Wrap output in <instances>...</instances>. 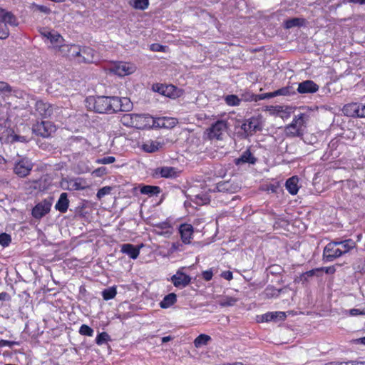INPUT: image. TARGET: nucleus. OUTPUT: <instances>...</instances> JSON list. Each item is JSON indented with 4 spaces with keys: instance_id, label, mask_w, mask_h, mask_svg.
I'll use <instances>...</instances> for the list:
<instances>
[{
    "instance_id": "obj_28",
    "label": "nucleus",
    "mask_w": 365,
    "mask_h": 365,
    "mask_svg": "<svg viewBox=\"0 0 365 365\" xmlns=\"http://www.w3.org/2000/svg\"><path fill=\"white\" fill-rule=\"evenodd\" d=\"M298 182L299 179L297 176H293L292 178H289L286 183L285 186L288 192L291 195H296L299 190V186H298Z\"/></svg>"
},
{
    "instance_id": "obj_38",
    "label": "nucleus",
    "mask_w": 365,
    "mask_h": 365,
    "mask_svg": "<svg viewBox=\"0 0 365 365\" xmlns=\"http://www.w3.org/2000/svg\"><path fill=\"white\" fill-rule=\"evenodd\" d=\"M117 294V291L115 287H111L107 289H105L102 292V296L103 299L109 300L113 299Z\"/></svg>"
},
{
    "instance_id": "obj_46",
    "label": "nucleus",
    "mask_w": 365,
    "mask_h": 365,
    "mask_svg": "<svg viewBox=\"0 0 365 365\" xmlns=\"http://www.w3.org/2000/svg\"><path fill=\"white\" fill-rule=\"evenodd\" d=\"M269 272L272 275L280 274L283 271V268L278 264L271 265L269 269Z\"/></svg>"
},
{
    "instance_id": "obj_26",
    "label": "nucleus",
    "mask_w": 365,
    "mask_h": 365,
    "mask_svg": "<svg viewBox=\"0 0 365 365\" xmlns=\"http://www.w3.org/2000/svg\"><path fill=\"white\" fill-rule=\"evenodd\" d=\"M120 122L123 125L126 127L135 128L137 125V114H123L120 118Z\"/></svg>"
},
{
    "instance_id": "obj_21",
    "label": "nucleus",
    "mask_w": 365,
    "mask_h": 365,
    "mask_svg": "<svg viewBox=\"0 0 365 365\" xmlns=\"http://www.w3.org/2000/svg\"><path fill=\"white\" fill-rule=\"evenodd\" d=\"M180 172L174 167H162L156 170V174H160L162 178H175L179 176Z\"/></svg>"
},
{
    "instance_id": "obj_52",
    "label": "nucleus",
    "mask_w": 365,
    "mask_h": 365,
    "mask_svg": "<svg viewBox=\"0 0 365 365\" xmlns=\"http://www.w3.org/2000/svg\"><path fill=\"white\" fill-rule=\"evenodd\" d=\"M19 342L14 341H8V340H4V339L0 340V348L5 346H9V347H12L13 345H19Z\"/></svg>"
},
{
    "instance_id": "obj_44",
    "label": "nucleus",
    "mask_w": 365,
    "mask_h": 365,
    "mask_svg": "<svg viewBox=\"0 0 365 365\" xmlns=\"http://www.w3.org/2000/svg\"><path fill=\"white\" fill-rule=\"evenodd\" d=\"M11 241V237L6 233L0 234V245L3 247H7L9 245Z\"/></svg>"
},
{
    "instance_id": "obj_31",
    "label": "nucleus",
    "mask_w": 365,
    "mask_h": 365,
    "mask_svg": "<svg viewBox=\"0 0 365 365\" xmlns=\"http://www.w3.org/2000/svg\"><path fill=\"white\" fill-rule=\"evenodd\" d=\"M177 301V295L175 293H170L165 296L160 302V307L163 309H167L173 305Z\"/></svg>"
},
{
    "instance_id": "obj_6",
    "label": "nucleus",
    "mask_w": 365,
    "mask_h": 365,
    "mask_svg": "<svg viewBox=\"0 0 365 365\" xmlns=\"http://www.w3.org/2000/svg\"><path fill=\"white\" fill-rule=\"evenodd\" d=\"M165 119L155 120L150 115H138V130L150 129L155 127H168L164 123Z\"/></svg>"
},
{
    "instance_id": "obj_7",
    "label": "nucleus",
    "mask_w": 365,
    "mask_h": 365,
    "mask_svg": "<svg viewBox=\"0 0 365 365\" xmlns=\"http://www.w3.org/2000/svg\"><path fill=\"white\" fill-rule=\"evenodd\" d=\"M227 129V121L222 120L216 121L209 129H207V135L209 139L222 140V135Z\"/></svg>"
},
{
    "instance_id": "obj_41",
    "label": "nucleus",
    "mask_w": 365,
    "mask_h": 365,
    "mask_svg": "<svg viewBox=\"0 0 365 365\" xmlns=\"http://www.w3.org/2000/svg\"><path fill=\"white\" fill-rule=\"evenodd\" d=\"M322 272L323 269L315 268L305 272L304 273H303L302 277H304L305 280H307V277H311L314 275L320 276Z\"/></svg>"
},
{
    "instance_id": "obj_51",
    "label": "nucleus",
    "mask_w": 365,
    "mask_h": 365,
    "mask_svg": "<svg viewBox=\"0 0 365 365\" xmlns=\"http://www.w3.org/2000/svg\"><path fill=\"white\" fill-rule=\"evenodd\" d=\"M349 313L350 316L365 315V308L363 309H351L349 310Z\"/></svg>"
},
{
    "instance_id": "obj_11",
    "label": "nucleus",
    "mask_w": 365,
    "mask_h": 365,
    "mask_svg": "<svg viewBox=\"0 0 365 365\" xmlns=\"http://www.w3.org/2000/svg\"><path fill=\"white\" fill-rule=\"evenodd\" d=\"M341 256H342V252L339 247H336L334 244H327L323 250L322 259L325 262H329Z\"/></svg>"
},
{
    "instance_id": "obj_59",
    "label": "nucleus",
    "mask_w": 365,
    "mask_h": 365,
    "mask_svg": "<svg viewBox=\"0 0 365 365\" xmlns=\"http://www.w3.org/2000/svg\"><path fill=\"white\" fill-rule=\"evenodd\" d=\"M221 277L227 280H231L233 278L232 272L230 271H225L221 274Z\"/></svg>"
},
{
    "instance_id": "obj_34",
    "label": "nucleus",
    "mask_w": 365,
    "mask_h": 365,
    "mask_svg": "<svg viewBox=\"0 0 365 365\" xmlns=\"http://www.w3.org/2000/svg\"><path fill=\"white\" fill-rule=\"evenodd\" d=\"M237 302V298L230 296H222L219 300L218 304L220 307H226L234 306Z\"/></svg>"
},
{
    "instance_id": "obj_42",
    "label": "nucleus",
    "mask_w": 365,
    "mask_h": 365,
    "mask_svg": "<svg viewBox=\"0 0 365 365\" xmlns=\"http://www.w3.org/2000/svg\"><path fill=\"white\" fill-rule=\"evenodd\" d=\"M149 223L151 224L153 226L155 227L157 229L159 230H167L170 228V224L168 221H163L160 222H151V219H150Z\"/></svg>"
},
{
    "instance_id": "obj_12",
    "label": "nucleus",
    "mask_w": 365,
    "mask_h": 365,
    "mask_svg": "<svg viewBox=\"0 0 365 365\" xmlns=\"http://www.w3.org/2000/svg\"><path fill=\"white\" fill-rule=\"evenodd\" d=\"M135 70V66L128 62H119L110 68V71L119 76L129 75L133 73Z\"/></svg>"
},
{
    "instance_id": "obj_13",
    "label": "nucleus",
    "mask_w": 365,
    "mask_h": 365,
    "mask_svg": "<svg viewBox=\"0 0 365 365\" xmlns=\"http://www.w3.org/2000/svg\"><path fill=\"white\" fill-rule=\"evenodd\" d=\"M80 46L76 44H65L61 46L58 53L71 59H76L79 57Z\"/></svg>"
},
{
    "instance_id": "obj_27",
    "label": "nucleus",
    "mask_w": 365,
    "mask_h": 365,
    "mask_svg": "<svg viewBox=\"0 0 365 365\" xmlns=\"http://www.w3.org/2000/svg\"><path fill=\"white\" fill-rule=\"evenodd\" d=\"M359 103H351L344 106L342 112L346 116L357 117Z\"/></svg>"
},
{
    "instance_id": "obj_43",
    "label": "nucleus",
    "mask_w": 365,
    "mask_h": 365,
    "mask_svg": "<svg viewBox=\"0 0 365 365\" xmlns=\"http://www.w3.org/2000/svg\"><path fill=\"white\" fill-rule=\"evenodd\" d=\"M110 339V336L106 332L99 334L96 339V342L98 345L106 343Z\"/></svg>"
},
{
    "instance_id": "obj_64",
    "label": "nucleus",
    "mask_w": 365,
    "mask_h": 365,
    "mask_svg": "<svg viewBox=\"0 0 365 365\" xmlns=\"http://www.w3.org/2000/svg\"><path fill=\"white\" fill-rule=\"evenodd\" d=\"M349 363V365L351 364V365H365V361H351V362H348Z\"/></svg>"
},
{
    "instance_id": "obj_61",
    "label": "nucleus",
    "mask_w": 365,
    "mask_h": 365,
    "mask_svg": "<svg viewBox=\"0 0 365 365\" xmlns=\"http://www.w3.org/2000/svg\"><path fill=\"white\" fill-rule=\"evenodd\" d=\"M13 140L14 141H20V142H26L27 141L26 138L25 136H21V135H14Z\"/></svg>"
},
{
    "instance_id": "obj_8",
    "label": "nucleus",
    "mask_w": 365,
    "mask_h": 365,
    "mask_svg": "<svg viewBox=\"0 0 365 365\" xmlns=\"http://www.w3.org/2000/svg\"><path fill=\"white\" fill-rule=\"evenodd\" d=\"M152 90L154 92L159 93L160 94L169 97L171 98H178L179 95L180 90H178L173 85H163L160 83H154L152 86Z\"/></svg>"
},
{
    "instance_id": "obj_32",
    "label": "nucleus",
    "mask_w": 365,
    "mask_h": 365,
    "mask_svg": "<svg viewBox=\"0 0 365 365\" xmlns=\"http://www.w3.org/2000/svg\"><path fill=\"white\" fill-rule=\"evenodd\" d=\"M121 252L133 259L137 258V248L131 244H123L121 246Z\"/></svg>"
},
{
    "instance_id": "obj_33",
    "label": "nucleus",
    "mask_w": 365,
    "mask_h": 365,
    "mask_svg": "<svg viewBox=\"0 0 365 365\" xmlns=\"http://www.w3.org/2000/svg\"><path fill=\"white\" fill-rule=\"evenodd\" d=\"M295 93V91L292 86H285L281 88L278 90H276L273 92L272 95H269V96H288Z\"/></svg>"
},
{
    "instance_id": "obj_14",
    "label": "nucleus",
    "mask_w": 365,
    "mask_h": 365,
    "mask_svg": "<svg viewBox=\"0 0 365 365\" xmlns=\"http://www.w3.org/2000/svg\"><path fill=\"white\" fill-rule=\"evenodd\" d=\"M170 280L175 287L182 289L190 283L191 277L180 271H178L175 274L171 277Z\"/></svg>"
},
{
    "instance_id": "obj_22",
    "label": "nucleus",
    "mask_w": 365,
    "mask_h": 365,
    "mask_svg": "<svg viewBox=\"0 0 365 365\" xmlns=\"http://www.w3.org/2000/svg\"><path fill=\"white\" fill-rule=\"evenodd\" d=\"M68 205L69 200L68 199V194L66 192H62L55 205V208L60 212L65 213L68 208Z\"/></svg>"
},
{
    "instance_id": "obj_1",
    "label": "nucleus",
    "mask_w": 365,
    "mask_h": 365,
    "mask_svg": "<svg viewBox=\"0 0 365 365\" xmlns=\"http://www.w3.org/2000/svg\"><path fill=\"white\" fill-rule=\"evenodd\" d=\"M93 108L96 113H113L118 111H128L132 108V103L128 98L117 96H98L93 99Z\"/></svg>"
},
{
    "instance_id": "obj_57",
    "label": "nucleus",
    "mask_w": 365,
    "mask_h": 365,
    "mask_svg": "<svg viewBox=\"0 0 365 365\" xmlns=\"http://www.w3.org/2000/svg\"><path fill=\"white\" fill-rule=\"evenodd\" d=\"M196 198L200 200L197 202L199 204H206L209 202V198L205 195H197Z\"/></svg>"
},
{
    "instance_id": "obj_30",
    "label": "nucleus",
    "mask_w": 365,
    "mask_h": 365,
    "mask_svg": "<svg viewBox=\"0 0 365 365\" xmlns=\"http://www.w3.org/2000/svg\"><path fill=\"white\" fill-rule=\"evenodd\" d=\"M286 317L285 312H267L262 315V321L271 322L275 321L277 319L284 320Z\"/></svg>"
},
{
    "instance_id": "obj_35",
    "label": "nucleus",
    "mask_w": 365,
    "mask_h": 365,
    "mask_svg": "<svg viewBox=\"0 0 365 365\" xmlns=\"http://www.w3.org/2000/svg\"><path fill=\"white\" fill-rule=\"evenodd\" d=\"M356 247V242L351 240L348 239L342 241L341 245H340L339 250L342 252V255L349 252L351 250Z\"/></svg>"
},
{
    "instance_id": "obj_40",
    "label": "nucleus",
    "mask_w": 365,
    "mask_h": 365,
    "mask_svg": "<svg viewBox=\"0 0 365 365\" xmlns=\"http://www.w3.org/2000/svg\"><path fill=\"white\" fill-rule=\"evenodd\" d=\"M228 106H236L240 105V99L236 95H228L225 98Z\"/></svg>"
},
{
    "instance_id": "obj_58",
    "label": "nucleus",
    "mask_w": 365,
    "mask_h": 365,
    "mask_svg": "<svg viewBox=\"0 0 365 365\" xmlns=\"http://www.w3.org/2000/svg\"><path fill=\"white\" fill-rule=\"evenodd\" d=\"M149 0H138V9L144 10L148 7Z\"/></svg>"
},
{
    "instance_id": "obj_60",
    "label": "nucleus",
    "mask_w": 365,
    "mask_h": 365,
    "mask_svg": "<svg viewBox=\"0 0 365 365\" xmlns=\"http://www.w3.org/2000/svg\"><path fill=\"white\" fill-rule=\"evenodd\" d=\"M358 118H365V104H359Z\"/></svg>"
},
{
    "instance_id": "obj_47",
    "label": "nucleus",
    "mask_w": 365,
    "mask_h": 365,
    "mask_svg": "<svg viewBox=\"0 0 365 365\" xmlns=\"http://www.w3.org/2000/svg\"><path fill=\"white\" fill-rule=\"evenodd\" d=\"M111 190H112V187L110 186H105V187L101 188L97 192V197L98 199H101L103 197H104L105 195L110 194Z\"/></svg>"
},
{
    "instance_id": "obj_3",
    "label": "nucleus",
    "mask_w": 365,
    "mask_h": 365,
    "mask_svg": "<svg viewBox=\"0 0 365 365\" xmlns=\"http://www.w3.org/2000/svg\"><path fill=\"white\" fill-rule=\"evenodd\" d=\"M240 128L242 133L240 136L244 138H248L252 136L255 133L262 131L263 129L262 118L260 115L252 116L248 119H245L241 125Z\"/></svg>"
},
{
    "instance_id": "obj_4",
    "label": "nucleus",
    "mask_w": 365,
    "mask_h": 365,
    "mask_svg": "<svg viewBox=\"0 0 365 365\" xmlns=\"http://www.w3.org/2000/svg\"><path fill=\"white\" fill-rule=\"evenodd\" d=\"M8 25L17 26V20L11 12L0 8V39H6L9 36Z\"/></svg>"
},
{
    "instance_id": "obj_55",
    "label": "nucleus",
    "mask_w": 365,
    "mask_h": 365,
    "mask_svg": "<svg viewBox=\"0 0 365 365\" xmlns=\"http://www.w3.org/2000/svg\"><path fill=\"white\" fill-rule=\"evenodd\" d=\"M35 7L36 8V9L41 12V13H43V14H48L51 13V9L46 6H43V5H36Z\"/></svg>"
},
{
    "instance_id": "obj_5",
    "label": "nucleus",
    "mask_w": 365,
    "mask_h": 365,
    "mask_svg": "<svg viewBox=\"0 0 365 365\" xmlns=\"http://www.w3.org/2000/svg\"><path fill=\"white\" fill-rule=\"evenodd\" d=\"M34 167V163L26 157H20L15 161L14 173L20 178L28 176Z\"/></svg>"
},
{
    "instance_id": "obj_63",
    "label": "nucleus",
    "mask_w": 365,
    "mask_h": 365,
    "mask_svg": "<svg viewBox=\"0 0 365 365\" xmlns=\"http://www.w3.org/2000/svg\"><path fill=\"white\" fill-rule=\"evenodd\" d=\"M324 365H349V363L340 361H331L326 363Z\"/></svg>"
},
{
    "instance_id": "obj_17",
    "label": "nucleus",
    "mask_w": 365,
    "mask_h": 365,
    "mask_svg": "<svg viewBox=\"0 0 365 365\" xmlns=\"http://www.w3.org/2000/svg\"><path fill=\"white\" fill-rule=\"evenodd\" d=\"M44 36L50 41L55 51L58 52L63 44L64 39L63 37L57 32H48L45 34Z\"/></svg>"
},
{
    "instance_id": "obj_62",
    "label": "nucleus",
    "mask_w": 365,
    "mask_h": 365,
    "mask_svg": "<svg viewBox=\"0 0 365 365\" xmlns=\"http://www.w3.org/2000/svg\"><path fill=\"white\" fill-rule=\"evenodd\" d=\"M94 173L96 174L97 176H101L106 173L105 168H100L94 170Z\"/></svg>"
},
{
    "instance_id": "obj_16",
    "label": "nucleus",
    "mask_w": 365,
    "mask_h": 365,
    "mask_svg": "<svg viewBox=\"0 0 365 365\" xmlns=\"http://www.w3.org/2000/svg\"><path fill=\"white\" fill-rule=\"evenodd\" d=\"M319 86L311 80H306L299 83L297 92L301 94L314 93L319 91Z\"/></svg>"
},
{
    "instance_id": "obj_24",
    "label": "nucleus",
    "mask_w": 365,
    "mask_h": 365,
    "mask_svg": "<svg viewBox=\"0 0 365 365\" xmlns=\"http://www.w3.org/2000/svg\"><path fill=\"white\" fill-rule=\"evenodd\" d=\"M138 187L141 194L148 195L149 197L157 196L161 192L159 186L140 185Z\"/></svg>"
},
{
    "instance_id": "obj_18",
    "label": "nucleus",
    "mask_w": 365,
    "mask_h": 365,
    "mask_svg": "<svg viewBox=\"0 0 365 365\" xmlns=\"http://www.w3.org/2000/svg\"><path fill=\"white\" fill-rule=\"evenodd\" d=\"M179 232L180 233L182 241L185 244H190V239L193 234V227L190 224H182L180 226Z\"/></svg>"
},
{
    "instance_id": "obj_29",
    "label": "nucleus",
    "mask_w": 365,
    "mask_h": 365,
    "mask_svg": "<svg viewBox=\"0 0 365 365\" xmlns=\"http://www.w3.org/2000/svg\"><path fill=\"white\" fill-rule=\"evenodd\" d=\"M285 288L286 287L282 289H276L274 287L269 285L265 288L262 294L266 299L276 298L284 292Z\"/></svg>"
},
{
    "instance_id": "obj_9",
    "label": "nucleus",
    "mask_w": 365,
    "mask_h": 365,
    "mask_svg": "<svg viewBox=\"0 0 365 365\" xmlns=\"http://www.w3.org/2000/svg\"><path fill=\"white\" fill-rule=\"evenodd\" d=\"M56 130L55 126L50 121H41L33 127V131L37 135L43 138H48Z\"/></svg>"
},
{
    "instance_id": "obj_2",
    "label": "nucleus",
    "mask_w": 365,
    "mask_h": 365,
    "mask_svg": "<svg viewBox=\"0 0 365 365\" xmlns=\"http://www.w3.org/2000/svg\"><path fill=\"white\" fill-rule=\"evenodd\" d=\"M308 118L309 115L304 113L295 115L292 123L284 128L286 135L290 138L302 137Z\"/></svg>"
},
{
    "instance_id": "obj_23",
    "label": "nucleus",
    "mask_w": 365,
    "mask_h": 365,
    "mask_svg": "<svg viewBox=\"0 0 365 365\" xmlns=\"http://www.w3.org/2000/svg\"><path fill=\"white\" fill-rule=\"evenodd\" d=\"M163 143L148 140L142 145L141 148L145 153H152L158 151L163 148Z\"/></svg>"
},
{
    "instance_id": "obj_37",
    "label": "nucleus",
    "mask_w": 365,
    "mask_h": 365,
    "mask_svg": "<svg viewBox=\"0 0 365 365\" xmlns=\"http://www.w3.org/2000/svg\"><path fill=\"white\" fill-rule=\"evenodd\" d=\"M304 19L299 18H292L284 21V28L291 29L296 26L302 25Z\"/></svg>"
},
{
    "instance_id": "obj_50",
    "label": "nucleus",
    "mask_w": 365,
    "mask_h": 365,
    "mask_svg": "<svg viewBox=\"0 0 365 365\" xmlns=\"http://www.w3.org/2000/svg\"><path fill=\"white\" fill-rule=\"evenodd\" d=\"M273 92H270V93H263V94H259V95H253L252 96V100L255 101H257L259 100H262V99H265V98H274V96H269V95H272Z\"/></svg>"
},
{
    "instance_id": "obj_25",
    "label": "nucleus",
    "mask_w": 365,
    "mask_h": 365,
    "mask_svg": "<svg viewBox=\"0 0 365 365\" xmlns=\"http://www.w3.org/2000/svg\"><path fill=\"white\" fill-rule=\"evenodd\" d=\"M256 158L253 156L250 150H247L241 155V156L235 160V163L240 165L243 163L255 164Z\"/></svg>"
},
{
    "instance_id": "obj_53",
    "label": "nucleus",
    "mask_w": 365,
    "mask_h": 365,
    "mask_svg": "<svg viewBox=\"0 0 365 365\" xmlns=\"http://www.w3.org/2000/svg\"><path fill=\"white\" fill-rule=\"evenodd\" d=\"M202 276L205 281L211 280L213 276L212 269L203 271L202 273Z\"/></svg>"
},
{
    "instance_id": "obj_49",
    "label": "nucleus",
    "mask_w": 365,
    "mask_h": 365,
    "mask_svg": "<svg viewBox=\"0 0 365 365\" xmlns=\"http://www.w3.org/2000/svg\"><path fill=\"white\" fill-rule=\"evenodd\" d=\"M12 91L11 87L6 82L0 81V93H9Z\"/></svg>"
},
{
    "instance_id": "obj_36",
    "label": "nucleus",
    "mask_w": 365,
    "mask_h": 365,
    "mask_svg": "<svg viewBox=\"0 0 365 365\" xmlns=\"http://www.w3.org/2000/svg\"><path fill=\"white\" fill-rule=\"evenodd\" d=\"M210 340L211 337L210 336L201 334L194 340V344L195 347L198 348L203 345H206Z\"/></svg>"
},
{
    "instance_id": "obj_56",
    "label": "nucleus",
    "mask_w": 365,
    "mask_h": 365,
    "mask_svg": "<svg viewBox=\"0 0 365 365\" xmlns=\"http://www.w3.org/2000/svg\"><path fill=\"white\" fill-rule=\"evenodd\" d=\"M319 269H323V272L328 274H332L336 272V268L334 266H330V267H319Z\"/></svg>"
},
{
    "instance_id": "obj_45",
    "label": "nucleus",
    "mask_w": 365,
    "mask_h": 365,
    "mask_svg": "<svg viewBox=\"0 0 365 365\" xmlns=\"http://www.w3.org/2000/svg\"><path fill=\"white\" fill-rule=\"evenodd\" d=\"M79 333L81 335L91 336L93 334V330L88 325L83 324L80 327Z\"/></svg>"
},
{
    "instance_id": "obj_48",
    "label": "nucleus",
    "mask_w": 365,
    "mask_h": 365,
    "mask_svg": "<svg viewBox=\"0 0 365 365\" xmlns=\"http://www.w3.org/2000/svg\"><path fill=\"white\" fill-rule=\"evenodd\" d=\"M115 161V158L113 156H107L96 160L98 164H110Z\"/></svg>"
},
{
    "instance_id": "obj_20",
    "label": "nucleus",
    "mask_w": 365,
    "mask_h": 365,
    "mask_svg": "<svg viewBox=\"0 0 365 365\" xmlns=\"http://www.w3.org/2000/svg\"><path fill=\"white\" fill-rule=\"evenodd\" d=\"M36 110L43 118L49 117L53 112V108L51 105L44 103L42 101H38L35 105Z\"/></svg>"
},
{
    "instance_id": "obj_39",
    "label": "nucleus",
    "mask_w": 365,
    "mask_h": 365,
    "mask_svg": "<svg viewBox=\"0 0 365 365\" xmlns=\"http://www.w3.org/2000/svg\"><path fill=\"white\" fill-rule=\"evenodd\" d=\"M78 144L84 148L87 145V140L82 137H73L70 139V145L71 146L77 147Z\"/></svg>"
},
{
    "instance_id": "obj_54",
    "label": "nucleus",
    "mask_w": 365,
    "mask_h": 365,
    "mask_svg": "<svg viewBox=\"0 0 365 365\" xmlns=\"http://www.w3.org/2000/svg\"><path fill=\"white\" fill-rule=\"evenodd\" d=\"M165 46L159 43H153L150 45V50L153 51H165Z\"/></svg>"
},
{
    "instance_id": "obj_10",
    "label": "nucleus",
    "mask_w": 365,
    "mask_h": 365,
    "mask_svg": "<svg viewBox=\"0 0 365 365\" xmlns=\"http://www.w3.org/2000/svg\"><path fill=\"white\" fill-rule=\"evenodd\" d=\"M78 63H94L98 60L96 51L88 46H80L79 57L76 58Z\"/></svg>"
},
{
    "instance_id": "obj_15",
    "label": "nucleus",
    "mask_w": 365,
    "mask_h": 365,
    "mask_svg": "<svg viewBox=\"0 0 365 365\" xmlns=\"http://www.w3.org/2000/svg\"><path fill=\"white\" fill-rule=\"evenodd\" d=\"M51 203L43 200L37 204L32 210V215L36 219H40L46 215L51 210Z\"/></svg>"
},
{
    "instance_id": "obj_19",
    "label": "nucleus",
    "mask_w": 365,
    "mask_h": 365,
    "mask_svg": "<svg viewBox=\"0 0 365 365\" xmlns=\"http://www.w3.org/2000/svg\"><path fill=\"white\" fill-rule=\"evenodd\" d=\"M219 192L226 193H235L239 190V186L231 181H222L217 184Z\"/></svg>"
}]
</instances>
